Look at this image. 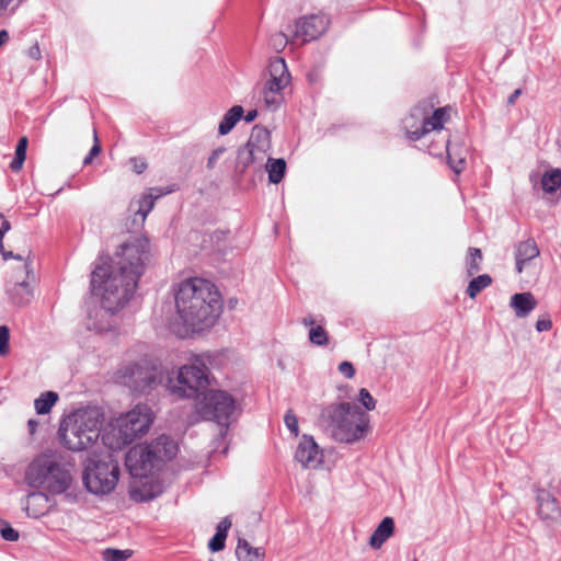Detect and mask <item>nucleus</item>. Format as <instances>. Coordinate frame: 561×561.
<instances>
[{"label":"nucleus","mask_w":561,"mask_h":561,"mask_svg":"<svg viewBox=\"0 0 561 561\" xmlns=\"http://www.w3.org/2000/svg\"><path fill=\"white\" fill-rule=\"evenodd\" d=\"M0 534L1 537L7 541H16L19 540V533L11 527V525L0 518Z\"/></svg>","instance_id":"obj_37"},{"label":"nucleus","mask_w":561,"mask_h":561,"mask_svg":"<svg viewBox=\"0 0 561 561\" xmlns=\"http://www.w3.org/2000/svg\"><path fill=\"white\" fill-rule=\"evenodd\" d=\"M551 321L549 319H540L536 323V329L538 332L549 331L551 329Z\"/></svg>","instance_id":"obj_47"},{"label":"nucleus","mask_w":561,"mask_h":561,"mask_svg":"<svg viewBox=\"0 0 561 561\" xmlns=\"http://www.w3.org/2000/svg\"><path fill=\"white\" fill-rule=\"evenodd\" d=\"M149 257V240L133 237L119 245L114 257L100 255L91 272V293L100 306L89 304L85 327L108 332L117 325L116 313L133 297Z\"/></svg>","instance_id":"obj_1"},{"label":"nucleus","mask_w":561,"mask_h":561,"mask_svg":"<svg viewBox=\"0 0 561 561\" xmlns=\"http://www.w3.org/2000/svg\"><path fill=\"white\" fill-rule=\"evenodd\" d=\"M522 94V89H516L507 99V104L508 105H513L515 104L516 100L519 98V95Z\"/></svg>","instance_id":"obj_48"},{"label":"nucleus","mask_w":561,"mask_h":561,"mask_svg":"<svg viewBox=\"0 0 561 561\" xmlns=\"http://www.w3.org/2000/svg\"><path fill=\"white\" fill-rule=\"evenodd\" d=\"M10 332L8 327L0 325V355L4 356L9 353Z\"/></svg>","instance_id":"obj_39"},{"label":"nucleus","mask_w":561,"mask_h":561,"mask_svg":"<svg viewBox=\"0 0 561 561\" xmlns=\"http://www.w3.org/2000/svg\"><path fill=\"white\" fill-rule=\"evenodd\" d=\"M257 117V111L256 110H251L249 111L245 116H244V121L247 123H252L255 118Z\"/></svg>","instance_id":"obj_49"},{"label":"nucleus","mask_w":561,"mask_h":561,"mask_svg":"<svg viewBox=\"0 0 561 561\" xmlns=\"http://www.w3.org/2000/svg\"><path fill=\"white\" fill-rule=\"evenodd\" d=\"M482 252L478 248H469L466 260V270L469 276H473L481 270Z\"/></svg>","instance_id":"obj_34"},{"label":"nucleus","mask_w":561,"mask_h":561,"mask_svg":"<svg viewBox=\"0 0 561 561\" xmlns=\"http://www.w3.org/2000/svg\"><path fill=\"white\" fill-rule=\"evenodd\" d=\"M226 537L221 534H215L214 537L208 542V548L213 552H218L225 548Z\"/></svg>","instance_id":"obj_41"},{"label":"nucleus","mask_w":561,"mask_h":561,"mask_svg":"<svg viewBox=\"0 0 561 561\" xmlns=\"http://www.w3.org/2000/svg\"><path fill=\"white\" fill-rule=\"evenodd\" d=\"M510 306L514 309L516 317H527L537 306L531 293H519L511 297Z\"/></svg>","instance_id":"obj_23"},{"label":"nucleus","mask_w":561,"mask_h":561,"mask_svg":"<svg viewBox=\"0 0 561 561\" xmlns=\"http://www.w3.org/2000/svg\"><path fill=\"white\" fill-rule=\"evenodd\" d=\"M394 531V522L391 517H385L370 536L369 545L379 549Z\"/></svg>","instance_id":"obj_24"},{"label":"nucleus","mask_w":561,"mask_h":561,"mask_svg":"<svg viewBox=\"0 0 561 561\" xmlns=\"http://www.w3.org/2000/svg\"><path fill=\"white\" fill-rule=\"evenodd\" d=\"M540 251L534 239H527L517 244L515 250V268L520 274L529 262L536 259Z\"/></svg>","instance_id":"obj_22"},{"label":"nucleus","mask_w":561,"mask_h":561,"mask_svg":"<svg viewBox=\"0 0 561 561\" xmlns=\"http://www.w3.org/2000/svg\"><path fill=\"white\" fill-rule=\"evenodd\" d=\"M231 527V520L228 517H225L220 520L216 527V534H221L227 538V534L229 528Z\"/></svg>","instance_id":"obj_45"},{"label":"nucleus","mask_w":561,"mask_h":561,"mask_svg":"<svg viewBox=\"0 0 561 561\" xmlns=\"http://www.w3.org/2000/svg\"><path fill=\"white\" fill-rule=\"evenodd\" d=\"M58 393L54 391L43 392L37 399L34 401L35 410L38 414H47L50 412L51 408L58 401Z\"/></svg>","instance_id":"obj_31"},{"label":"nucleus","mask_w":561,"mask_h":561,"mask_svg":"<svg viewBox=\"0 0 561 561\" xmlns=\"http://www.w3.org/2000/svg\"><path fill=\"white\" fill-rule=\"evenodd\" d=\"M236 554L240 561H263L264 550L253 548L245 539H239Z\"/></svg>","instance_id":"obj_29"},{"label":"nucleus","mask_w":561,"mask_h":561,"mask_svg":"<svg viewBox=\"0 0 561 561\" xmlns=\"http://www.w3.org/2000/svg\"><path fill=\"white\" fill-rule=\"evenodd\" d=\"M9 38H10V36H9L8 31L1 30L0 31V47H2L9 41Z\"/></svg>","instance_id":"obj_52"},{"label":"nucleus","mask_w":561,"mask_h":561,"mask_svg":"<svg viewBox=\"0 0 561 561\" xmlns=\"http://www.w3.org/2000/svg\"><path fill=\"white\" fill-rule=\"evenodd\" d=\"M129 163H130V164H131V167H133V171H134L135 173H137V174H141V173H144V172L146 171L147 167H148V165H147V162H146L144 159H141V158H136V157L130 158V159H129Z\"/></svg>","instance_id":"obj_43"},{"label":"nucleus","mask_w":561,"mask_h":561,"mask_svg":"<svg viewBox=\"0 0 561 561\" xmlns=\"http://www.w3.org/2000/svg\"><path fill=\"white\" fill-rule=\"evenodd\" d=\"M243 113L244 111L241 105L232 106L220 121L218 125V134L220 136L229 134L233 129L236 124L241 119Z\"/></svg>","instance_id":"obj_27"},{"label":"nucleus","mask_w":561,"mask_h":561,"mask_svg":"<svg viewBox=\"0 0 561 561\" xmlns=\"http://www.w3.org/2000/svg\"><path fill=\"white\" fill-rule=\"evenodd\" d=\"M28 432L30 434H34L36 432V428L38 426V422L34 419L28 420L27 422Z\"/></svg>","instance_id":"obj_51"},{"label":"nucleus","mask_w":561,"mask_h":561,"mask_svg":"<svg viewBox=\"0 0 561 561\" xmlns=\"http://www.w3.org/2000/svg\"><path fill=\"white\" fill-rule=\"evenodd\" d=\"M266 153L256 148H251L244 145L238 150L237 169L244 173L248 169L252 168L254 171H260L264 167Z\"/></svg>","instance_id":"obj_20"},{"label":"nucleus","mask_w":561,"mask_h":561,"mask_svg":"<svg viewBox=\"0 0 561 561\" xmlns=\"http://www.w3.org/2000/svg\"><path fill=\"white\" fill-rule=\"evenodd\" d=\"M167 380L164 370L147 359L124 363L116 371V381L139 393H146Z\"/></svg>","instance_id":"obj_9"},{"label":"nucleus","mask_w":561,"mask_h":561,"mask_svg":"<svg viewBox=\"0 0 561 561\" xmlns=\"http://www.w3.org/2000/svg\"><path fill=\"white\" fill-rule=\"evenodd\" d=\"M492 283V278L488 274L479 275L470 280L467 294L470 298H476L480 291L489 287Z\"/></svg>","instance_id":"obj_35"},{"label":"nucleus","mask_w":561,"mask_h":561,"mask_svg":"<svg viewBox=\"0 0 561 561\" xmlns=\"http://www.w3.org/2000/svg\"><path fill=\"white\" fill-rule=\"evenodd\" d=\"M22 0H19L13 9H16L21 4Z\"/></svg>","instance_id":"obj_59"},{"label":"nucleus","mask_w":561,"mask_h":561,"mask_svg":"<svg viewBox=\"0 0 561 561\" xmlns=\"http://www.w3.org/2000/svg\"><path fill=\"white\" fill-rule=\"evenodd\" d=\"M101 150H102V148H101L100 140L98 137V133L94 129L93 130V146L90 149L89 154H91L94 158L100 154Z\"/></svg>","instance_id":"obj_46"},{"label":"nucleus","mask_w":561,"mask_h":561,"mask_svg":"<svg viewBox=\"0 0 561 561\" xmlns=\"http://www.w3.org/2000/svg\"><path fill=\"white\" fill-rule=\"evenodd\" d=\"M2 256L4 260H8V259H16L19 261H23V257L21 255H14L13 252L11 251H2Z\"/></svg>","instance_id":"obj_50"},{"label":"nucleus","mask_w":561,"mask_h":561,"mask_svg":"<svg viewBox=\"0 0 561 561\" xmlns=\"http://www.w3.org/2000/svg\"><path fill=\"white\" fill-rule=\"evenodd\" d=\"M49 497L45 492H32L25 499L23 510L32 518H39L49 511Z\"/></svg>","instance_id":"obj_21"},{"label":"nucleus","mask_w":561,"mask_h":561,"mask_svg":"<svg viewBox=\"0 0 561 561\" xmlns=\"http://www.w3.org/2000/svg\"><path fill=\"white\" fill-rule=\"evenodd\" d=\"M2 251H4L3 241H0V252L2 253Z\"/></svg>","instance_id":"obj_58"},{"label":"nucleus","mask_w":561,"mask_h":561,"mask_svg":"<svg viewBox=\"0 0 561 561\" xmlns=\"http://www.w3.org/2000/svg\"><path fill=\"white\" fill-rule=\"evenodd\" d=\"M247 145H249L251 148H256L267 154V151L271 148V134L268 129L263 126L255 125L252 128Z\"/></svg>","instance_id":"obj_26"},{"label":"nucleus","mask_w":561,"mask_h":561,"mask_svg":"<svg viewBox=\"0 0 561 561\" xmlns=\"http://www.w3.org/2000/svg\"><path fill=\"white\" fill-rule=\"evenodd\" d=\"M226 152V148L225 147H218L216 149H214L210 153V156L208 157L207 159V168L209 170L214 169L217 161L221 158V156Z\"/></svg>","instance_id":"obj_42"},{"label":"nucleus","mask_w":561,"mask_h":561,"mask_svg":"<svg viewBox=\"0 0 561 561\" xmlns=\"http://www.w3.org/2000/svg\"><path fill=\"white\" fill-rule=\"evenodd\" d=\"M161 482L153 474L133 478L130 485V497L136 502H148L162 493Z\"/></svg>","instance_id":"obj_18"},{"label":"nucleus","mask_w":561,"mask_h":561,"mask_svg":"<svg viewBox=\"0 0 561 561\" xmlns=\"http://www.w3.org/2000/svg\"><path fill=\"white\" fill-rule=\"evenodd\" d=\"M209 561H213V560H209Z\"/></svg>","instance_id":"obj_60"},{"label":"nucleus","mask_w":561,"mask_h":561,"mask_svg":"<svg viewBox=\"0 0 561 561\" xmlns=\"http://www.w3.org/2000/svg\"><path fill=\"white\" fill-rule=\"evenodd\" d=\"M264 167L268 173V181L271 183L277 184L283 180L286 171V162L284 159L267 158Z\"/></svg>","instance_id":"obj_30"},{"label":"nucleus","mask_w":561,"mask_h":561,"mask_svg":"<svg viewBox=\"0 0 561 561\" xmlns=\"http://www.w3.org/2000/svg\"><path fill=\"white\" fill-rule=\"evenodd\" d=\"M358 402L367 410L371 411L376 408V401L366 388H362L358 392Z\"/></svg>","instance_id":"obj_38"},{"label":"nucleus","mask_w":561,"mask_h":561,"mask_svg":"<svg viewBox=\"0 0 561 561\" xmlns=\"http://www.w3.org/2000/svg\"><path fill=\"white\" fill-rule=\"evenodd\" d=\"M73 478L69 466L61 455L55 451H44L36 456L27 466L25 482L34 489H42L53 495L66 493Z\"/></svg>","instance_id":"obj_3"},{"label":"nucleus","mask_w":561,"mask_h":561,"mask_svg":"<svg viewBox=\"0 0 561 561\" xmlns=\"http://www.w3.org/2000/svg\"><path fill=\"white\" fill-rule=\"evenodd\" d=\"M314 322L311 316L305 317L301 321L305 327L310 328L308 334L309 341L314 345L325 346L329 343L328 333L322 325H316Z\"/></svg>","instance_id":"obj_28"},{"label":"nucleus","mask_w":561,"mask_h":561,"mask_svg":"<svg viewBox=\"0 0 561 561\" xmlns=\"http://www.w3.org/2000/svg\"><path fill=\"white\" fill-rule=\"evenodd\" d=\"M11 226L8 220H3L0 227L1 231H4L5 233L10 230Z\"/></svg>","instance_id":"obj_55"},{"label":"nucleus","mask_w":561,"mask_h":561,"mask_svg":"<svg viewBox=\"0 0 561 561\" xmlns=\"http://www.w3.org/2000/svg\"><path fill=\"white\" fill-rule=\"evenodd\" d=\"M119 467L112 459L89 460L83 473V482L89 492L98 495L111 493L118 481Z\"/></svg>","instance_id":"obj_11"},{"label":"nucleus","mask_w":561,"mask_h":561,"mask_svg":"<svg viewBox=\"0 0 561 561\" xmlns=\"http://www.w3.org/2000/svg\"><path fill=\"white\" fill-rule=\"evenodd\" d=\"M270 79L263 90V99L268 107H277L282 100V91L290 82V73L283 58H275L268 66Z\"/></svg>","instance_id":"obj_13"},{"label":"nucleus","mask_w":561,"mask_h":561,"mask_svg":"<svg viewBox=\"0 0 561 561\" xmlns=\"http://www.w3.org/2000/svg\"><path fill=\"white\" fill-rule=\"evenodd\" d=\"M28 146V139L26 136H23L19 139L16 148H15V157L13 161L10 163V168L13 172H19L23 163L26 159V150Z\"/></svg>","instance_id":"obj_33"},{"label":"nucleus","mask_w":561,"mask_h":561,"mask_svg":"<svg viewBox=\"0 0 561 561\" xmlns=\"http://www.w3.org/2000/svg\"><path fill=\"white\" fill-rule=\"evenodd\" d=\"M131 556L130 550L107 548L102 552L104 561H126Z\"/></svg>","instance_id":"obj_36"},{"label":"nucleus","mask_w":561,"mask_h":561,"mask_svg":"<svg viewBox=\"0 0 561 561\" xmlns=\"http://www.w3.org/2000/svg\"><path fill=\"white\" fill-rule=\"evenodd\" d=\"M446 112L443 107L435 110L430 116V108L426 104L415 106L403 121L408 138L416 141L426 137L431 131H438L437 135L440 136Z\"/></svg>","instance_id":"obj_12"},{"label":"nucleus","mask_w":561,"mask_h":561,"mask_svg":"<svg viewBox=\"0 0 561 561\" xmlns=\"http://www.w3.org/2000/svg\"><path fill=\"white\" fill-rule=\"evenodd\" d=\"M178 444L167 435H160L150 444H139L126 454L125 463L131 476L141 477L153 473L160 466L175 457Z\"/></svg>","instance_id":"obj_6"},{"label":"nucleus","mask_w":561,"mask_h":561,"mask_svg":"<svg viewBox=\"0 0 561 561\" xmlns=\"http://www.w3.org/2000/svg\"><path fill=\"white\" fill-rule=\"evenodd\" d=\"M541 185L546 193H553L561 186V170L552 169L541 178Z\"/></svg>","instance_id":"obj_32"},{"label":"nucleus","mask_w":561,"mask_h":561,"mask_svg":"<svg viewBox=\"0 0 561 561\" xmlns=\"http://www.w3.org/2000/svg\"><path fill=\"white\" fill-rule=\"evenodd\" d=\"M153 421L151 409L147 404H137L133 410L122 414L102 435L103 444L119 450L131 444L149 430Z\"/></svg>","instance_id":"obj_7"},{"label":"nucleus","mask_w":561,"mask_h":561,"mask_svg":"<svg viewBox=\"0 0 561 561\" xmlns=\"http://www.w3.org/2000/svg\"><path fill=\"white\" fill-rule=\"evenodd\" d=\"M284 421H285L286 427L289 430V432L294 436H298L299 426H298L297 416L291 411H288L284 417Z\"/></svg>","instance_id":"obj_40"},{"label":"nucleus","mask_w":561,"mask_h":561,"mask_svg":"<svg viewBox=\"0 0 561 561\" xmlns=\"http://www.w3.org/2000/svg\"><path fill=\"white\" fill-rule=\"evenodd\" d=\"M295 460L305 469H316L323 461V455L312 436L304 434L296 447Z\"/></svg>","instance_id":"obj_17"},{"label":"nucleus","mask_w":561,"mask_h":561,"mask_svg":"<svg viewBox=\"0 0 561 561\" xmlns=\"http://www.w3.org/2000/svg\"><path fill=\"white\" fill-rule=\"evenodd\" d=\"M103 414L98 409H81L69 414L60 423V443L72 451L92 447L101 436Z\"/></svg>","instance_id":"obj_5"},{"label":"nucleus","mask_w":561,"mask_h":561,"mask_svg":"<svg viewBox=\"0 0 561 561\" xmlns=\"http://www.w3.org/2000/svg\"><path fill=\"white\" fill-rule=\"evenodd\" d=\"M329 26V19L322 14H312L296 21L293 36L308 43L321 36Z\"/></svg>","instance_id":"obj_16"},{"label":"nucleus","mask_w":561,"mask_h":561,"mask_svg":"<svg viewBox=\"0 0 561 561\" xmlns=\"http://www.w3.org/2000/svg\"><path fill=\"white\" fill-rule=\"evenodd\" d=\"M339 371L345 376L346 378H353L355 375V368L352 363L350 362H342L339 365Z\"/></svg>","instance_id":"obj_44"},{"label":"nucleus","mask_w":561,"mask_h":561,"mask_svg":"<svg viewBox=\"0 0 561 561\" xmlns=\"http://www.w3.org/2000/svg\"><path fill=\"white\" fill-rule=\"evenodd\" d=\"M332 438L340 443L352 444L363 439L369 431V415L355 403H333L321 412Z\"/></svg>","instance_id":"obj_4"},{"label":"nucleus","mask_w":561,"mask_h":561,"mask_svg":"<svg viewBox=\"0 0 561 561\" xmlns=\"http://www.w3.org/2000/svg\"><path fill=\"white\" fill-rule=\"evenodd\" d=\"M92 160H93V157H92L91 154H88V156L84 158V160H83V164H84V165H88V164H90V163L92 162Z\"/></svg>","instance_id":"obj_56"},{"label":"nucleus","mask_w":561,"mask_h":561,"mask_svg":"<svg viewBox=\"0 0 561 561\" xmlns=\"http://www.w3.org/2000/svg\"><path fill=\"white\" fill-rule=\"evenodd\" d=\"M35 283V274L32 262L26 260L14 272L10 285L7 287V294L12 304L16 306H25L33 299V284Z\"/></svg>","instance_id":"obj_14"},{"label":"nucleus","mask_w":561,"mask_h":561,"mask_svg":"<svg viewBox=\"0 0 561 561\" xmlns=\"http://www.w3.org/2000/svg\"><path fill=\"white\" fill-rule=\"evenodd\" d=\"M439 138V147H437L438 140H436L435 144L428 146L430 154L435 157L442 156L443 151L445 150L450 169L456 174H460L466 167L467 148L462 145L451 144L446 136L440 135Z\"/></svg>","instance_id":"obj_15"},{"label":"nucleus","mask_w":561,"mask_h":561,"mask_svg":"<svg viewBox=\"0 0 561 561\" xmlns=\"http://www.w3.org/2000/svg\"><path fill=\"white\" fill-rule=\"evenodd\" d=\"M173 192V190H162L159 187H152L150 188L149 194L144 195L138 201V208L136 210V216H140L141 221H145L148 214L151 211V209L154 206V201L159 198L160 196L164 194H169Z\"/></svg>","instance_id":"obj_25"},{"label":"nucleus","mask_w":561,"mask_h":561,"mask_svg":"<svg viewBox=\"0 0 561 561\" xmlns=\"http://www.w3.org/2000/svg\"><path fill=\"white\" fill-rule=\"evenodd\" d=\"M4 234H5V232L0 230V241L3 240Z\"/></svg>","instance_id":"obj_57"},{"label":"nucleus","mask_w":561,"mask_h":561,"mask_svg":"<svg viewBox=\"0 0 561 561\" xmlns=\"http://www.w3.org/2000/svg\"><path fill=\"white\" fill-rule=\"evenodd\" d=\"M13 0H0V14L8 10Z\"/></svg>","instance_id":"obj_53"},{"label":"nucleus","mask_w":561,"mask_h":561,"mask_svg":"<svg viewBox=\"0 0 561 561\" xmlns=\"http://www.w3.org/2000/svg\"><path fill=\"white\" fill-rule=\"evenodd\" d=\"M197 411L205 420L215 421L221 426L220 434L227 433L231 416L236 411V401L222 390L207 391L198 402Z\"/></svg>","instance_id":"obj_10"},{"label":"nucleus","mask_w":561,"mask_h":561,"mask_svg":"<svg viewBox=\"0 0 561 561\" xmlns=\"http://www.w3.org/2000/svg\"><path fill=\"white\" fill-rule=\"evenodd\" d=\"M209 355L195 356L178 370V383L167 376V388L180 398L195 399L205 394L210 385Z\"/></svg>","instance_id":"obj_8"},{"label":"nucleus","mask_w":561,"mask_h":561,"mask_svg":"<svg viewBox=\"0 0 561 561\" xmlns=\"http://www.w3.org/2000/svg\"><path fill=\"white\" fill-rule=\"evenodd\" d=\"M275 39L278 41V45H280V46H284L288 43L287 35H285V34L277 35Z\"/></svg>","instance_id":"obj_54"},{"label":"nucleus","mask_w":561,"mask_h":561,"mask_svg":"<svg viewBox=\"0 0 561 561\" xmlns=\"http://www.w3.org/2000/svg\"><path fill=\"white\" fill-rule=\"evenodd\" d=\"M537 514L548 526L558 524L561 520V508L556 497L547 490L539 489L536 494Z\"/></svg>","instance_id":"obj_19"},{"label":"nucleus","mask_w":561,"mask_h":561,"mask_svg":"<svg viewBox=\"0 0 561 561\" xmlns=\"http://www.w3.org/2000/svg\"><path fill=\"white\" fill-rule=\"evenodd\" d=\"M175 306L185 327L184 333L211 327L221 311L220 296L215 285L198 277L186 279L179 285ZM174 331L176 334H183L180 329Z\"/></svg>","instance_id":"obj_2"}]
</instances>
